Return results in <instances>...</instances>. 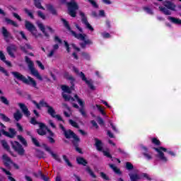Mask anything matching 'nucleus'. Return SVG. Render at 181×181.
<instances>
[{
  "instance_id": "bf43d9fd",
  "label": "nucleus",
  "mask_w": 181,
  "mask_h": 181,
  "mask_svg": "<svg viewBox=\"0 0 181 181\" xmlns=\"http://www.w3.org/2000/svg\"><path fill=\"white\" fill-rule=\"evenodd\" d=\"M64 47L66 49L67 53H70V45H69V42H67V41L66 40L64 41Z\"/></svg>"
},
{
  "instance_id": "8fccbe9b",
  "label": "nucleus",
  "mask_w": 181,
  "mask_h": 181,
  "mask_svg": "<svg viewBox=\"0 0 181 181\" xmlns=\"http://www.w3.org/2000/svg\"><path fill=\"white\" fill-rule=\"evenodd\" d=\"M37 13V16H39V18H41V19H42L43 21L46 19V16H45V14L43 13V12H42V11H38Z\"/></svg>"
},
{
  "instance_id": "0eeeda50",
  "label": "nucleus",
  "mask_w": 181,
  "mask_h": 181,
  "mask_svg": "<svg viewBox=\"0 0 181 181\" xmlns=\"http://www.w3.org/2000/svg\"><path fill=\"white\" fill-rule=\"evenodd\" d=\"M12 149H13L14 152H16L18 155L20 156H23L25 155V148L21 146L18 141H10Z\"/></svg>"
},
{
  "instance_id": "3c124183",
  "label": "nucleus",
  "mask_w": 181,
  "mask_h": 181,
  "mask_svg": "<svg viewBox=\"0 0 181 181\" xmlns=\"http://www.w3.org/2000/svg\"><path fill=\"white\" fill-rule=\"evenodd\" d=\"M0 71L3 73L6 77H9V73H8V71L6 70L5 68L0 66Z\"/></svg>"
},
{
  "instance_id": "4c0bfd02",
  "label": "nucleus",
  "mask_w": 181,
  "mask_h": 181,
  "mask_svg": "<svg viewBox=\"0 0 181 181\" xmlns=\"http://www.w3.org/2000/svg\"><path fill=\"white\" fill-rule=\"evenodd\" d=\"M0 117L2 121L4 122H9L11 121V118L8 117L4 113H0Z\"/></svg>"
},
{
  "instance_id": "58836bf2",
  "label": "nucleus",
  "mask_w": 181,
  "mask_h": 181,
  "mask_svg": "<svg viewBox=\"0 0 181 181\" xmlns=\"http://www.w3.org/2000/svg\"><path fill=\"white\" fill-rule=\"evenodd\" d=\"M86 171L90 175V176H91L94 179H95V177H97V175H95V174H94V172L93 171V170H91V168L90 167H87L86 169Z\"/></svg>"
},
{
  "instance_id": "c85d7f7f",
  "label": "nucleus",
  "mask_w": 181,
  "mask_h": 181,
  "mask_svg": "<svg viewBox=\"0 0 181 181\" xmlns=\"http://www.w3.org/2000/svg\"><path fill=\"white\" fill-rule=\"evenodd\" d=\"M158 8L164 15H172V11L169 8L163 6H159Z\"/></svg>"
},
{
  "instance_id": "5fc2aeb1",
  "label": "nucleus",
  "mask_w": 181,
  "mask_h": 181,
  "mask_svg": "<svg viewBox=\"0 0 181 181\" xmlns=\"http://www.w3.org/2000/svg\"><path fill=\"white\" fill-rule=\"evenodd\" d=\"M88 2H89L90 4L92 5V6H93V8H98V4H97V2H95V1L94 0H87Z\"/></svg>"
},
{
  "instance_id": "72a5a7b5",
  "label": "nucleus",
  "mask_w": 181,
  "mask_h": 181,
  "mask_svg": "<svg viewBox=\"0 0 181 181\" xmlns=\"http://www.w3.org/2000/svg\"><path fill=\"white\" fill-rule=\"evenodd\" d=\"M1 33L4 37L8 38L11 37V33L8 32V30L5 27H2Z\"/></svg>"
},
{
  "instance_id": "052dcab7",
  "label": "nucleus",
  "mask_w": 181,
  "mask_h": 181,
  "mask_svg": "<svg viewBox=\"0 0 181 181\" xmlns=\"http://www.w3.org/2000/svg\"><path fill=\"white\" fill-rule=\"evenodd\" d=\"M0 60H1V62H5L6 60V57L4 54V52H2L1 50H0Z\"/></svg>"
},
{
  "instance_id": "37998d69",
  "label": "nucleus",
  "mask_w": 181,
  "mask_h": 181,
  "mask_svg": "<svg viewBox=\"0 0 181 181\" xmlns=\"http://www.w3.org/2000/svg\"><path fill=\"white\" fill-rule=\"evenodd\" d=\"M151 142L153 144V145H156V146H160V141L157 138H153L151 139Z\"/></svg>"
},
{
  "instance_id": "09e8293b",
  "label": "nucleus",
  "mask_w": 181,
  "mask_h": 181,
  "mask_svg": "<svg viewBox=\"0 0 181 181\" xmlns=\"http://www.w3.org/2000/svg\"><path fill=\"white\" fill-rule=\"evenodd\" d=\"M40 176H41V179H42V180L44 181H50V178L49 177H46V175H45L42 171L39 172Z\"/></svg>"
},
{
  "instance_id": "39448f33",
  "label": "nucleus",
  "mask_w": 181,
  "mask_h": 181,
  "mask_svg": "<svg viewBox=\"0 0 181 181\" xmlns=\"http://www.w3.org/2000/svg\"><path fill=\"white\" fill-rule=\"evenodd\" d=\"M25 61L28 66V69L31 74L33 76H35V77H36L37 78H38V80L42 81L43 80V78L42 77V76H40V74H39V71L36 70V69L35 68V64H33V62L30 60V58H29V57L28 56H25Z\"/></svg>"
},
{
  "instance_id": "f704fd0d",
  "label": "nucleus",
  "mask_w": 181,
  "mask_h": 181,
  "mask_svg": "<svg viewBox=\"0 0 181 181\" xmlns=\"http://www.w3.org/2000/svg\"><path fill=\"white\" fill-rule=\"evenodd\" d=\"M34 5L37 9H42L45 11V7L42 6V3H40V0H34Z\"/></svg>"
},
{
  "instance_id": "4d7b16f0",
  "label": "nucleus",
  "mask_w": 181,
  "mask_h": 181,
  "mask_svg": "<svg viewBox=\"0 0 181 181\" xmlns=\"http://www.w3.org/2000/svg\"><path fill=\"white\" fill-rule=\"evenodd\" d=\"M1 170H2V172H4L6 175H7L8 176H12V173L10 171H8L6 169H5L4 168L0 167Z\"/></svg>"
},
{
  "instance_id": "774afa93",
  "label": "nucleus",
  "mask_w": 181,
  "mask_h": 181,
  "mask_svg": "<svg viewBox=\"0 0 181 181\" xmlns=\"http://www.w3.org/2000/svg\"><path fill=\"white\" fill-rule=\"evenodd\" d=\"M144 156H145V158H146L148 160H151V159H152V156L150 155L148 153H143Z\"/></svg>"
},
{
  "instance_id": "1a4fd4ad",
  "label": "nucleus",
  "mask_w": 181,
  "mask_h": 181,
  "mask_svg": "<svg viewBox=\"0 0 181 181\" xmlns=\"http://www.w3.org/2000/svg\"><path fill=\"white\" fill-rule=\"evenodd\" d=\"M64 135L66 139H71L73 138V140L71 141V143L73 144L74 142H76V141H79L80 137L74 133L71 129H68L66 130L64 133Z\"/></svg>"
},
{
  "instance_id": "a18cd8bd",
  "label": "nucleus",
  "mask_w": 181,
  "mask_h": 181,
  "mask_svg": "<svg viewBox=\"0 0 181 181\" xmlns=\"http://www.w3.org/2000/svg\"><path fill=\"white\" fill-rule=\"evenodd\" d=\"M31 139H32V142L33 144L37 146V148H40V143H39V141H37V139H36V138L33 137L31 136Z\"/></svg>"
},
{
  "instance_id": "13d9d810",
  "label": "nucleus",
  "mask_w": 181,
  "mask_h": 181,
  "mask_svg": "<svg viewBox=\"0 0 181 181\" xmlns=\"http://www.w3.org/2000/svg\"><path fill=\"white\" fill-rule=\"evenodd\" d=\"M36 63H37L38 67H40V69H41V70H45V65H43L42 62L37 60Z\"/></svg>"
},
{
  "instance_id": "423d86ee",
  "label": "nucleus",
  "mask_w": 181,
  "mask_h": 181,
  "mask_svg": "<svg viewBox=\"0 0 181 181\" xmlns=\"http://www.w3.org/2000/svg\"><path fill=\"white\" fill-rule=\"evenodd\" d=\"M25 28L26 30L30 32L33 36L35 37H39V36H42L41 33H37V28H36V26L34 25L33 23H32L29 21H25Z\"/></svg>"
},
{
  "instance_id": "0e129e2a",
  "label": "nucleus",
  "mask_w": 181,
  "mask_h": 181,
  "mask_svg": "<svg viewBox=\"0 0 181 181\" xmlns=\"http://www.w3.org/2000/svg\"><path fill=\"white\" fill-rule=\"evenodd\" d=\"M144 10L149 13L150 15H153V11L149 7H144Z\"/></svg>"
},
{
  "instance_id": "f03ea898",
  "label": "nucleus",
  "mask_w": 181,
  "mask_h": 181,
  "mask_svg": "<svg viewBox=\"0 0 181 181\" xmlns=\"http://www.w3.org/2000/svg\"><path fill=\"white\" fill-rule=\"evenodd\" d=\"M11 74L13 76L14 78H16L18 81H22L24 84H27L28 86H33L34 88H37V83L33 78L28 76V79L25 76L18 71H11Z\"/></svg>"
},
{
  "instance_id": "e433bc0d",
  "label": "nucleus",
  "mask_w": 181,
  "mask_h": 181,
  "mask_svg": "<svg viewBox=\"0 0 181 181\" xmlns=\"http://www.w3.org/2000/svg\"><path fill=\"white\" fill-rule=\"evenodd\" d=\"M18 139L24 145V146H28V141H26V139L23 138V136L18 135L17 136Z\"/></svg>"
},
{
  "instance_id": "a878e982",
  "label": "nucleus",
  "mask_w": 181,
  "mask_h": 181,
  "mask_svg": "<svg viewBox=\"0 0 181 181\" xmlns=\"http://www.w3.org/2000/svg\"><path fill=\"white\" fill-rule=\"evenodd\" d=\"M49 115H50L52 118H57L58 121H62V122H64V120H63L62 116H60L59 115H56V110L54 109L49 113Z\"/></svg>"
},
{
  "instance_id": "bb28decb",
  "label": "nucleus",
  "mask_w": 181,
  "mask_h": 181,
  "mask_svg": "<svg viewBox=\"0 0 181 181\" xmlns=\"http://www.w3.org/2000/svg\"><path fill=\"white\" fill-rule=\"evenodd\" d=\"M76 162L78 165H82V166H87V165L88 164L87 160L84 159V158L83 157H77Z\"/></svg>"
},
{
  "instance_id": "ea45409f",
  "label": "nucleus",
  "mask_w": 181,
  "mask_h": 181,
  "mask_svg": "<svg viewBox=\"0 0 181 181\" xmlns=\"http://www.w3.org/2000/svg\"><path fill=\"white\" fill-rule=\"evenodd\" d=\"M62 158H63V160H64V162H66V165L68 166H69V168H73V164H71V163L70 162V160H69V158H67V156L63 155Z\"/></svg>"
},
{
  "instance_id": "4468645a",
  "label": "nucleus",
  "mask_w": 181,
  "mask_h": 181,
  "mask_svg": "<svg viewBox=\"0 0 181 181\" xmlns=\"http://www.w3.org/2000/svg\"><path fill=\"white\" fill-rule=\"evenodd\" d=\"M1 132L3 135H4L5 136H7L8 138L12 139V138H15V136H16V131L13 128H9L8 132L5 131V129H2L1 130Z\"/></svg>"
},
{
  "instance_id": "c03bdc74",
  "label": "nucleus",
  "mask_w": 181,
  "mask_h": 181,
  "mask_svg": "<svg viewBox=\"0 0 181 181\" xmlns=\"http://www.w3.org/2000/svg\"><path fill=\"white\" fill-rule=\"evenodd\" d=\"M30 123L32 124V125H40V124H42V122L36 120V117H31Z\"/></svg>"
},
{
  "instance_id": "f3484780",
  "label": "nucleus",
  "mask_w": 181,
  "mask_h": 181,
  "mask_svg": "<svg viewBox=\"0 0 181 181\" xmlns=\"http://www.w3.org/2000/svg\"><path fill=\"white\" fill-rule=\"evenodd\" d=\"M18 105L21 108L23 114L27 118H29L30 117V111H29V109L28 108V106L25 105V103H18Z\"/></svg>"
},
{
  "instance_id": "393cba45",
  "label": "nucleus",
  "mask_w": 181,
  "mask_h": 181,
  "mask_svg": "<svg viewBox=\"0 0 181 181\" xmlns=\"http://www.w3.org/2000/svg\"><path fill=\"white\" fill-rule=\"evenodd\" d=\"M23 117V115L22 114V112H21V110H17L16 112L13 113V118L17 122L21 121Z\"/></svg>"
},
{
  "instance_id": "aec40b11",
  "label": "nucleus",
  "mask_w": 181,
  "mask_h": 181,
  "mask_svg": "<svg viewBox=\"0 0 181 181\" xmlns=\"http://www.w3.org/2000/svg\"><path fill=\"white\" fill-rule=\"evenodd\" d=\"M64 78L70 81L71 88L74 87V81H76V78L73 76L70 75L69 72H65L64 74Z\"/></svg>"
},
{
  "instance_id": "6e6d98bb",
  "label": "nucleus",
  "mask_w": 181,
  "mask_h": 181,
  "mask_svg": "<svg viewBox=\"0 0 181 181\" xmlns=\"http://www.w3.org/2000/svg\"><path fill=\"white\" fill-rule=\"evenodd\" d=\"M96 107L98 108V111L102 114V115H105V112L104 111V109H103V107L100 105H96Z\"/></svg>"
},
{
  "instance_id": "864d4df0",
  "label": "nucleus",
  "mask_w": 181,
  "mask_h": 181,
  "mask_svg": "<svg viewBox=\"0 0 181 181\" xmlns=\"http://www.w3.org/2000/svg\"><path fill=\"white\" fill-rule=\"evenodd\" d=\"M62 98H64V101H70V95H67L64 93H62Z\"/></svg>"
},
{
  "instance_id": "a19ab883",
  "label": "nucleus",
  "mask_w": 181,
  "mask_h": 181,
  "mask_svg": "<svg viewBox=\"0 0 181 181\" xmlns=\"http://www.w3.org/2000/svg\"><path fill=\"white\" fill-rule=\"evenodd\" d=\"M125 168L129 171L134 170V165H132L131 162H126Z\"/></svg>"
},
{
  "instance_id": "412c9836",
  "label": "nucleus",
  "mask_w": 181,
  "mask_h": 181,
  "mask_svg": "<svg viewBox=\"0 0 181 181\" xmlns=\"http://www.w3.org/2000/svg\"><path fill=\"white\" fill-rule=\"evenodd\" d=\"M37 27L39 28L40 30H41V32H42L44 36H45V37H50V35H49V33H47V32H46V28L45 27V25H43V23H37Z\"/></svg>"
},
{
  "instance_id": "dca6fc26",
  "label": "nucleus",
  "mask_w": 181,
  "mask_h": 181,
  "mask_svg": "<svg viewBox=\"0 0 181 181\" xmlns=\"http://www.w3.org/2000/svg\"><path fill=\"white\" fill-rule=\"evenodd\" d=\"M2 160L4 166L6 167L7 169H11V165L13 163V160H12V159H11L6 154L2 156Z\"/></svg>"
},
{
  "instance_id": "2eb2a0df",
  "label": "nucleus",
  "mask_w": 181,
  "mask_h": 181,
  "mask_svg": "<svg viewBox=\"0 0 181 181\" xmlns=\"http://www.w3.org/2000/svg\"><path fill=\"white\" fill-rule=\"evenodd\" d=\"M44 149L47 152H48V153L51 154V156H52L53 159L57 160V162H59V163H62V158H60L59 155L53 153V151H52V149L50 148V147H49V146H47V145L45 144L44 145Z\"/></svg>"
},
{
  "instance_id": "69168bd1",
  "label": "nucleus",
  "mask_w": 181,
  "mask_h": 181,
  "mask_svg": "<svg viewBox=\"0 0 181 181\" xmlns=\"http://www.w3.org/2000/svg\"><path fill=\"white\" fill-rule=\"evenodd\" d=\"M103 155L110 159H112V156L108 151H103Z\"/></svg>"
},
{
  "instance_id": "e2e57ef3",
  "label": "nucleus",
  "mask_w": 181,
  "mask_h": 181,
  "mask_svg": "<svg viewBox=\"0 0 181 181\" xmlns=\"http://www.w3.org/2000/svg\"><path fill=\"white\" fill-rule=\"evenodd\" d=\"M100 176L102 178H103L105 180H110V177L107 175V174L104 173L103 172L100 173Z\"/></svg>"
},
{
  "instance_id": "9b49d317",
  "label": "nucleus",
  "mask_w": 181,
  "mask_h": 181,
  "mask_svg": "<svg viewBox=\"0 0 181 181\" xmlns=\"http://www.w3.org/2000/svg\"><path fill=\"white\" fill-rule=\"evenodd\" d=\"M79 15L81 18V22L85 25L86 27V29H88V30H90V32L94 31V28L88 23V20H87V17H86V14L83 12H80Z\"/></svg>"
},
{
  "instance_id": "cd10ccee",
  "label": "nucleus",
  "mask_w": 181,
  "mask_h": 181,
  "mask_svg": "<svg viewBox=\"0 0 181 181\" xmlns=\"http://www.w3.org/2000/svg\"><path fill=\"white\" fill-rule=\"evenodd\" d=\"M4 21L7 25H11L12 26H14V28H18L19 26L16 22L13 21L9 18H5Z\"/></svg>"
},
{
  "instance_id": "a211bd4d",
  "label": "nucleus",
  "mask_w": 181,
  "mask_h": 181,
  "mask_svg": "<svg viewBox=\"0 0 181 181\" xmlns=\"http://www.w3.org/2000/svg\"><path fill=\"white\" fill-rule=\"evenodd\" d=\"M46 8L47 11L50 12V13H52V15H53L54 16H57L59 15V13H57V10H56L54 6H53L52 4H47Z\"/></svg>"
},
{
  "instance_id": "f257e3e1",
  "label": "nucleus",
  "mask_w": 181,
  "mask_h": 181,
  "mask_svg": "<svg viewBox=\"0 0 181 181\" xmlns=\"http://www.w3.org/2000/svg\"><path fill=\"white\" fill-rule=\"evenodd\" d=\"M61 21L63 22L64 28H66V29H67V30H69L71 35L76 37V39L82 40L83 42L79 44L81 49H86V47H87V45H93V40L90 39L86 40V36H87V35L81 33L77 34L76 31L71 30V27H70L69 21H66L64 18H61Z\"/></svg>"
},
{
  "instance_id": "2f4dec72",
  "label": "nucleus",
  "mask_w": 181,
  "mask_h": 181,
  "mask_svg": "<svg viewBox=\"0 0 181 181\" xmlns=\"http://www.w3.org/2000/svg\"><path fill=\"white\" fill-rule=\"evenodd\" d=\"M80 141L81 140L79 139V141H74L72 144L75 147L76 152H78V153H83V151L81 150V148H80V147H78V144H80Z\"/></svg>"
},
{
  "instance_id": "9d476101",
  "label": "nucleus",
  "mask_w": 181,
  "mask_h": 181,
  "mask_svg": "<svg viewBox=\"0 0 181 181\" xmlns=\"http://www.w3.org/2000/svg\"><path fill=\"white\" fill-rule=\"evenodd\" d=\"M79 76L82 80V81H84L86 84H87L88 88L94 91L95 90V86H94V82L93 81V79L88 80L86 77V74L83 73V71H81L79 74Z\"/></svg>"
},
{
  "instance_id": "7ed1b4c3",
  "label": "nucleus",
  "mask_w": 181,
  "mask_h": 181,
  "mask_svg": "<svg viewBox=\"0 0 181 181\" xmlns=\"http://www.w3.org/2000/svg\"><path fill=\"white\" fill-rule=\"evenodd\" d=\"M66 6L69 16L76 18L77 16V11L80 8L77 1H76V0H71L69 2L66 3Z\"/></svg>"
},
{
  "instance_id": "473e14b6",
  "label": "nucleus",
  "mask_w": 181,
  "mask_h": 181,
  "mask_svg": "<svg viewBox=\"0 0 181 181\" xmlns=\"http://www.w3.org/2000/svg\"><path fill=\"white\" fill-rule=\"evenodd\" d=\"M110 168L114 170L115 173H117V175H122V172H121V170L118 168H117L114 164H109Z\"/></svg>"
},
{
  "instance_id": "ddd939ff",
  "label": "nucleus",
  "mask_w": 181,
  "mask_h": 181,
  "mask_svg": "<svg viewBox=\"0 0 181 181\" xmlns=\"http://www.w3.org/2000/svg\"><path fill=\"white\" fill-rule=\"evenodd\" d=\"M48 129L49 128H47V126H46L45 123H40L39 129H37V134H38V135H40V136H45V135L47 134L46 131H47Z\"/></svg>"
},
{
  "instance_id": "20e7f679",
  "label": "nucleus",
  "mask_w": 181,
  "mask_h": 181,
  "mask_svg": "<svg viewBox=\"0 0 181 181\" xmlns=\"http://www.w3.org/2000/svg\"><path fill=\"white\" fill-rule=\"evenodd\" d=\"M153 149L156 152H158V157L159 158L160 160H162V162H168V158L165 156V153L163 152H167V153L171 156H176L175 152L172 151H168V148L163 146H160L158 148L154 147Z\"/></svg>"
},
{
  "instance_id": "338daca9",
  "label": "nucleus",
  "mask_w": 181,
  "mask_h": 181,
  "mask_svg": "<svg viewBox=\"0 0 181 181\" xmlns=\"http://www.w3.org/2000/svg\"><path fill=\"white\" fill-rule=\"evenodd\" d=\"M16 127L19 132H23V127H22V125H21L19 123H16Z\"/></svg>"
},
{
  "instance_id": "b1692460",
  "label": "nucleus",
  "mask_w": 181,
  "mask_h": 181,
  "mask_svg": "<svg viewBox=\"0 0 181 181\" xmlns=\"http://www.w3.org/2000/svg\"><path fill=\"white\" fill-rule=\"evenodd\" d=\"M94 140L97 151L101 152L103 151V141H101V140L98 139V138H95Z\"/></svg>"
},
{
  "instance_id": "c9c22d12",
  "label": "nucleus",
  "mask_w": 181,
  "mask_h": 181,
  "mask_svg": "<svg viewBox=\"0 0 181 181\" xmlns=\"http://www.w3.org/2000/svg\"><path fill=\"white\" fill-rule=\"evenodd\" d=\"M36 156L39 158V159H42V158H45V152L40 151L39 149L36 150Z\"/></svg>"
},
{
  "instance_id": "603ef678",
  "label": "nucleus",
  "mask_w": 181,
  "mask_h": 181,
  "mask_svg": "<svg viewBox=\"0 0 181 181\" xmlns=\"http://www.w3.org/2000/svg\"><path fill=\"white\" fill-rule=\"evenodd\" d=\"M24 11L25 13H27V15L30 17L31 19H35V16H33V13L30 12L28 8H25Z\"/></svg>"
},
{
  "instance_id": "5701e85b",
  "label": "nucleus",
  "mask_w": 181,
  "mask_h": 181,
  "mask_svg": "<svg viewBox=\"0 0 181 181\" xmlns=\"http://www.w3.org/2000/svg\"><path fill=\"white\" fill-rule=\"evenodd\" d=\"M0 142L4 151L9 152V153H12V151H11V146H9L6 140H1Z\"/></svg>"
},
{
  "instance_id": "c756f323",
  "label": "nucleus",
  "mask_w": 181,
  "mask_h": 181,
  "mask_svg": "<svg viewBox=\"0 0 181 181\" xmlns=\"http://www.w3.org/2000/svg\"><path fill=\"white\" fill-rule=\"evenodd\" d=\"M74 86H71L69 87L68 86H66V85H62L61 86V88L62 90V91H64V93H67L68 94H71V88H73Z\"/></svg>"
},
{
  "instance_id": "de8ad7c7",
  "label": "nucleus",
  "mask_w": 181,
  "mask_h": 181,
  "mask_svg": "<svg viewBox=\"0 0 181 181\" xmlns=\"http://www.w3.org/2000/svg\"><path fill=\"white\" fill-rule=\"evenodd\" d=\"M69 124H70V125H71V127H74V128H76L77 129H78V128H80V126H78V124H77L73 119H69Z\"/></svg>"
},
{
  "instance_id": "6ab92c4d",
  "label": "nucleus",
  "mask_w": 181,
  "mask_h": 181,
  "mask_svg": "<svg viewBox=\"0 0 181 181\" xmlns=\"http://www.w3.org/2000/svg\"><path fill=\"white\" fill-rule=\"evenodd\" d=\"M163 5L167 9H170V11H176V5L173 4L170 1H165L163 2Z\"/></svg>"
},
{
  "instance_id": "f8f14e48",
  "label": "nucleus",
  "mask_w": 181,
  "mask_h": 181,
  "mask_svg": "<svg viewBox=\"0 0 181 181\" xmlns=\"http://www.w3.org/2000/svg\"><path fill=\"white\" fill-rule=\"evenodd\" d=\"M6 52L9 56H11L13 59H15L16 57L15 56V53L18 52V47L14 44H11L6 47Z\"/></svg>"
},
{
  "instance_id": "49530a36",
  "label": "nucleus",
  "mask_w": 181,
  "mask_h": 181,
  "mask_svg": "<svg viewBox=\"0 0 181 181\" xmlns=\"http://www.w3.org/2000/svg\"><path fill=\"white\" fill-rule=\"evenodd\" d=\"M81 56L82 57H83L86 60H90L91 57H90V54L86 52H81Z\"/></svg>"
},
{
  "instance_id": "680f3d73",
  "label": "nucleus",
  "mask_w": 181,
  "mask_h": 181,
  "mask_svg": "<svg viewBox=\"0 0 181 181\" xmlns=\"http://www.w3.org/2000/svg\"><path fill=\"white\" fill-rule=\"evenodd\" d=\"M54 40L55 43H59V45H62V43H63V41L62 40V39H60V37H59V36H55Z\"/></svg>"
},
{
  "instance_id": "7c9ffc66",
  "label": "nucleus",
  "mask_w": 181,
  "mask_h": 181,
  "mask_svg": "<svg viewBox=\"0 0 181 181\" xmlns=\"http://www.w3.org/2000/svg\"><path fill=\"white\" fill-rule=\"evenodd\" d=\"M131 181H138L141 180V176L136 173L134 174H129Z\"/></svg>"
},
{
  "instance_id": "79ce46f5",
  "label": "nucleus",
  "mask_w": 181,
  "mask_h": 181,
  "mask_svg": "<svg viewBox=\"0 0 181 181\" xmlns=\"http://www.w3.org/2000/svg\"><path fill=\"white\" fill-rule=\"evenodd\" d=\"M0 101L5 105H9V100L5 96H1Z\"/></svg>"
},
{
  "instance_id": "6e6552de",
  "label": "nucleus",
  "mask_w": 181,
  "mask_h": 181,
  "mask_svg": "<svg viewBox=\"0 0 181 181\" xmlns=\"http://www.w3.org/2000/svg\"><path fill=\"white\" fill-rule=\"evenodd\" d=\"M32 103L33 104H34V105H35L37 110H42V107H45V108H47V114L50 113L52 111L54 110V108L49 105V104L45 101V100H41L39 103H37L36 100H33Z\"/></svg>"
},
{
  "instance_id": "4be33fe9",
  "label": "nucleus",
  "mask_w": 181,
  "mask_h": 181,
  "mask_svg": "<svg viewBox=\"0 0 181 181\" xmlns=\"http://www.w3.org/2000/svg\"><path fill=\"white\" fill-rule=\"evenodd\" d=\"M73 107L74 108H76L77 110H78L80 114H81L82 117H83L84 118H87V112H86V109H84V107H79L78 105H77V103H73Z\"/></svg>"
}]
</instances>
